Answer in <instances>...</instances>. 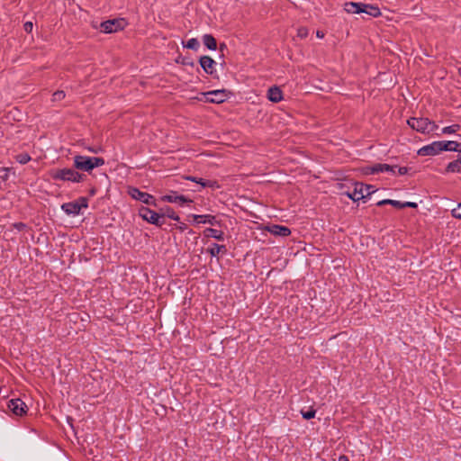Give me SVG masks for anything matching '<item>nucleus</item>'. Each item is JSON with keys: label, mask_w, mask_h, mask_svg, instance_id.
<instances>
[{"label": "nucleus", "mask_w": 461, "mask_h": 461, "mask_svg": "<svg viewBox=\"0 0 461 461\" xmlns=\"http://www.w3.org/2000/svg\"><path fill=\"white\" fill-rule=\"evenodd\" d=\"M407 123L411 129L425 134L433 132L438 129V125L434 122L424 117H411L407 121Z\"/></svg>", "instance_id": "3"}, {"label": "nucleus", "mask_w": 461, "mask_h": 461, "mask_svg": "<svg viewBox=\"0 0 461 461\" xmlns=\"http://www.w3.org/2000/svg\"><path fill=\"white\" fill-rule=\"evenodd\" d=\"M403 203L400 202V201H396V200H393V203H391V205L396 207V208H399V209H402L403 208V205H402Z\"/></svg>", "instance_id": "35"}, {"label": "nucleus", "mask_w": 461, "mask_h": 461, "mask_svg": "<svg viewBox=\"0 0 461 461\" xmlns=\"http://www.w3.org/2000/svg\"><path fill=\"white\" fill-rule=\"evenodd\" d=\"M15 159L18 163L24 165L31 160V157L27 153H21L15 157Z\"/></svg>", "instance_id": "29"}, {"label": "nucleus", "mask_w": 461, "mask_h": 461, "mask_svg": "<svg viewBox=\"0 0 461 461\" xmlns=\"http://www.w3.org/2000/svg\"><path fill=\"white\" fill-rule=\"evenodd\" d=\"M301 414L303 416V419L305 420H311L312 418L315 417V414H316V411L313 409V408H311L310 410L308 411H303L302 410L301 411Z\"/></svg>", "instance_id": "30"}, {"label": "nucleus", "mask_w": 461, "mask_h": 461, "mask_svg": "<svg viewBox=\"0 0 461 461\" xmlns=\"http://www.w3.org/2000/svg\"><path fill=\"white\" fill-rule=\"evenodd\" d=\"M21 226H23V223L16 224V227L21 228Z\"/></svg>", "instance_id": "46"}, {"label": "nucleus", "mask_w": 461, "mask_h": 461, "mask_svg": "<svg viewBox=\"0 0 461 461\" xmlns=\"http://www.w3.org/2000/svg\"><path fill=\"white\" fill-rule=\"evenodd\" d=\"M442 151L441 141H434L418 150L420 156H435Z\"/></svg>", "instance_id": "12"}, {"label": "nucleus", "mask_w": 461, "mask_h": 461, "mask_svg": "<svg viewBox=\"0 0 461 461\" xmlns=\"http://www.w3.org/2000/svg\"><path fill=\"white\" fill-rule=\"evenodd\" d=\"M267 98L273 103H278L283 99V93L278 86H271L267 91Z\"/></svg>", "instance_id": "17"}, {"label": "nucleus", "mask_w": 461, "mask_h": 461, "mask_svg": "<svg viewBox=\"0 0 461 461\" xmlns=\"http://www.w3.org/2000/svg\"><path fill=\"white\" fill-rule=\"evenodd\" d=\"M391 203H393V200H391V199H384V200H382V201L378 202L377 205L381 206V205H384V204H391Z\"/></svg>", "instance_id": "38"}, {"label": "nucleus", "mask_w": 461, "mask_h": 461, "mask_svg": "<svg viewBox=\"0 0 461 461\" xmlns=\"http://www.w3.org/2000/svg\"><path fill=\"white\" fill-rule=\"evenodd\" d=\"M363 3L348 2L344 5V10L348 14H361Z\"/></svg>", "instance_id": "22"}, {"label": "nucleus", "mask_w": 461, "mask_h": 461, "mask_svg": "<svg viewBox=\"0 0 461 461\" xmlns=\"http://www.w3.org/2000/svg\"><path fill=\"white\" fill-rule=\"evenodd\" d=\"M338 461H349V460H348V457L347 456L341 455V456H339Z\"/></svg>", "instance_id": "40"}, {"label": "nucleus", "mask_w": 461, "mask_h": 461, "mask_svg": "<svg viewBox=\"0 0 461 461\" xmlns=\"http://www.w3.org/2000/svg\"><path fill=\"white\" fill-rule=\"evenodd\" d=\"M161 199L164 202L178 203L180 205H184L185 203L189 204L193 203L192 199L185 195L178 194L177 192L176 191H170L167 194L162 196Z\"/></svg>", "instance_id": "10"}, {"label": "nucleus", "mask_w": 461, "mask_h": 461, "mask_svg": "<svg viewBox=\"0 0 461 461\" xmlns=\"http://www.w3.org/2000/svg\"><path fill=\"white\" fill-rule=\"evenodd\" d=\"M179 224L177 225V229L180 230V231H185L186 229H187V225L182 221H177Z\"/></svg>", "instance_id": "36"}, {"label": "nucleus", "mask_w": 461, "mask_h": 461, "mask_svg": "<svg viewBox=\"0 0 461 461\" xmlns=\"http://www.w3.org/2000/svg\"><path fill=\"white\" fill-rule=\"evenodd\" d=\"M163 215V218L166 216L169 219H172L176 221H180V217L177 215V213L171 208V207H166L164 209V212L161 214Z\"/></svg>", "instance_id": "26"}, {"label": "nucleus", "mask_w": 461, "mask_h": 461, "mask_svg": "<svg viewBox=\"0 0 461 461\" xmlns=\"http://www.w3.org/2000/svg\"><path fill=\"white\" fill-rule=\"evenodd\" d=\"M309 30L306 27H300L297 29V36L301 39H304L308 36Z\"/></svg>", "instance_id": "32"}, {"label": "nucleus", "mask_w": 461, "mask_h": 461, "mask_svg": "<svg viewBox=\"0 0 461 461\" xmlns=\"http://www.w3.org/2000/svg\"><path fill=\"white\" fill-rule=\"evenodd\" d=\"M21 226H23V223L16 224V227L21 228Z\"/></svg>", "instance_id": "45"}, {"label": "nucleus", "mask_w": 461, "mask_h": 461, "mask_svg": "<svg viewBox=\"0 0 461 461\" xmlns=\"http://www.w3.org/2000/svg\"><path fill=\"white\" fill-rule=\"evenodd\" d=\"M24 30L26 32H32V23L31 22H27L24 23Z\"/></svg>", "instance_id": "39"}, {"label": "nucleus", "mask_w": 461, "mask_h": 461, "mask_svg": "<svg viewBox=\"0 0 461 461\" xmlns=\"http://www.w3.org/2000/svg\"><path fill=\"white\" fill-rule=\"evenodd\" d=\"M203 42L204 46L211 50H215L217 49L216 40L212 34H204L203 36Z\"/></svg>", "instance_id": "24"}, {"label": "nucleus", "mask_w": 461, "mask_h": 461, "mask_svg": "<svg viewBox=\"0 0 461 461\" xmlns=\"http://www.w3.org/2000/svg\"><path fill=\"white\" fill-rule=\"evenodd\" d=\"M199 63L206 74L213 75L215 70L216 62L209 56H202Z\"/></svg>", "instance_id": "14"}, {"label": "nucleus", "mask_w": 461, "mask_h": 461, "mask_svg": "<svg viewBox=\"0 0 461 461\" xmlns=\"http://www.w3.org/2000/svg\"><path fill=\"white\" fill-rule=\"evenodd\" d=\"M461 126L459 124H452L442 129L443 134H453L459 131Z\"/></svg>", "instance_id": "28"}, {"label": "nucleus", "mask_w": 461, "mask_h": 461, "mask_svg": "<svg viewBox=\"0 0 461 461\" xmlns=\"http://www.w3.org/2000/svg\"><path fill=\"white\" fill-rule=\"evenodd\" d=\"M267 229L270 233H272L275 236L286 237L291 234L290 229L282 225L274 224L268 226Z\"/></svg>", "instance_id": "16"}, {"label": "nucleus", "mask_w": 461, "mask_h": 461, "mask_svg": "<svg viewBox=\"0 0 461 461\" xmlns=\"http://www.w3.org/2000/svg\"><path fill=\"white\" fill-rule=\"evenodd\" d=\"M49 176L54 181H63L71 183H81L85 179L83 174L78 173L74 168H53L49 171Z\"/></svg>", "instance_id": "1"}, {"label": "nucleus", "mask_w": 461, "mask_h": 461, "mask_svg": "<svg viewBox=\"0 0 461 461\" xmlns=\"http://www.w3.org/2000/svg\"><path fill=\"white\" fill-rule=\"evenodd\" d=\"M74 167L76 169L90 172L95 167L104 165V159L100 157H87L77 155L73 158Z\"/></svg>", "instance_id": "2"}, {"label": "nucleus", "mask_w": 461, "mask_h": 461, "mask_svg": "<svg viewBox=\"0 0 461 461\" xmlns=\"http://www.w3.org/2000/svg\"><path fill=\"white\" fill-rule=\"evenodd\" d=\"M226 252V246L217 243H212V246L207 249V253H209L211 257H218L220 254L224 255Z\"/></svg>", "instance_id": "19"}, {"label": "nucleus", "mask_w": 461, "mask_h": 461, "mask_svg": "<svg viewBox=\"0 0 461 461\" xmlns=\"http://www.w3.org/2000/svg\"><path fill=\"white\" fill-rule=\"evenodd\" d=\"M128 194L132 199L140 201L145 204L156 205V199L153 195L142 192L136 187H129Z\"/></svg>", "instance_id": "8"}, {"label": "nucleus", "mask_w": 461, "mask_h": 461, "mask_svg": "<svg viewBox=\"0 0 461 461\" xmlns=\"http://www.w3.org/2000/svg\"><path fill=\"white\" fill-rule=\"evenodd\" d=\"M203 234L207 238H213L220 241L224 240V232L220 230L207 228L204 230Z\"/></svg>", "instance_id": "20"}, {"label": "nucleus", "mask_w": 461, "mask_h": 461, "mask_svg": "<svg viewBox=\"0 0 461 461\" xmlns=\"http://www.w3.org/2000/svg\"><path fill=\"white\" fill-rule=\"evenodd\" d=\"M88 202L86 197H79L77 201L65 203L61 205L62 211L68 215H78L81 209L87 208Z\"/></svg>", "instance_id": "4"}, {"label": "nucleus", "mask_w": 461, "mask_h": 461, "mask_svg": "<svg viewBox=\"0 0 461 461\" xmlns=\"http://www.w3.org/2000/svg\"><path fill=\"white\" fill-rule=\"evenodd\" d=\"M139 215L144 221L156 226L161 227L164 224L163 215L148 207H140L139 210Z\"/></svg>", "instance_id": "5"}, {"label": "nucleus", "mask_w": 461, "mask_h": 461, "mask_svg": "<svg viewBox=\"0 0 461 461\" xmlns=\"http://www.w3.org/2000/svg\"><path fill=\"white\" fill-rule=\"evenodd\" d=\"M191 217L193 218L194 221L197 224L208 223L210 225H217L220 223L219 221H217L216 217L211 214H192Z\"/></svg>", "instance_id": "15"}, {"label": "nucleus", "mask_w": 461, "mask_h": 461, "mask_svg": "<svg viewBox=\"0 0 461 461\" xmlns=\"http://www.w3.org/2000/svg\"><path fill=\"white\" fill-rule=\"evenodd\" d=\"M126 24V21L122 18L107 20L101 23L100 29L104 33H112L123 30Z\"/></svg>", "instance_id": "7"}, {"label": "nucleus", "mask_w": 461, "mask_h": 461, "mask_svg": "<svg viewBox=\"0 0 461 461\" xmlns=\"http://www.w3.org/2000/svg\"><path fill=\"white\" fill-rule=\"evenodd\" d=\"M199 45V41L195 38L189 39L185 43H184V47L193 50H197Z\"/></svg>", "instance_id": "27"}, {"label": "nucleus", "mask_w": 461, "mask_h": 461, "mask_svg": "<svg viewBox=\"0 0 461 461\" xmlns=\"http://www.w3.org/2000/svg\"><path fill=\"white\" fill-rule=\"evenodd\" d=\"M374 193L373 186L357 183L353 192L347 193V195L354 202L362 200Z\"/></svg>", "instance_id": "6"}, {"label": "nucleus", "mask_w": 461, "mask_h": 461, "mask_svg": "<svg viewBox=\"0 0 461 461\" xmlns=\"http://www.w3.org/2000/svg\"><path fill=\"white\" fill-rule=\"evenodd\" d=\"M89 150H90L91 152H94V153H96V152H97V151H96L95 149H89Z\"/></svg>", "instance_id": "43"}, {"label": "nucleus", "mask_w": 461, "mask_h": 461, "mask_svg": "<svg viewBox=\"0 0 461 461\" xmlns=\"http://www.w3.org/2000/svg\"><path fill=\"white\" fill-rule=\"evenodd\" d=\"M441 141V147L442 151L447 150V151H457L460 153L461 149H459L460 143L454 141V140H440Z\"/></svg>", "instance_id": "21"}, {"label": "nucleus", "mask_w": 461, "mask_h": 461, "mask_svg": "<svg viewBox=\"0 0 461 461\" xmlns=\"http://www.w3.org/2000/svg\"><path fill=\"white\" fill-rule=\"evenodd\" d=\"M225 48H226V45H225L224 43H222V44H221V45H220V48H219V49H220V50H221V51H223V50H224Z\"/></svg>", "instance_id": "42"}, {"label": "nucleus", "mask_w": 461, "mask_h": 461, "mask_svg": "<svg viewBox=\"0 0 461 461\" xmlns=\"http://www.w3.org/2000/svg\"><path fill=\"white\" fill-rule=\"evenodd\" d=\"M447 171L451 173L461 172V150L460 153H458L457 158L448 163L447 167Z\"/></svg>", "instance_id": "23"}, {"label": "nucleus", "mask_w": 461, "mask_h": 461, "mask_svg": "<svg viewBox=\"0 0 461 461\" xmlns=\"http://www.w3.org/2000/svg\"><path fill=\"white\" fill-rule=\"evenodd\" d=\"M396 169L398 174L401 176L405 175L408 172V168L406 167H397Z\"/></svg>", "instance_id": "34"}, {"label": "nucleus", "mask_w": 461, "mask_h": 461, "mask_svg": "<svg viewBox=\"0 0 461 461\" xmlns=\"http://www.w3.org/2000/svg\"><path fill=\"white\" fill-rule=\"evenodd\" d=\"M65 96H66V94H65L64 91L58 90L55 93H53V95H52V101L53 102L61 101V100H63L65 98Z\"/></svg>", "instance_id": "31"}, {"label": "nucleus", "mask_w": 461, "mask_h": 461, "mask_svg": "<svg viewBox=\"0 0 461 461\" xmlns=\"http://www.w3.org/2000/svg\"><path fill=\"white\" fill-rule=\"evenodd\" d=\"M7 406L8 409L17 416H22L26 413L27 411V405L19 398L10 400Z\"/></svg>", "instance_id": "13"}, {"label": "nucleus", "mask_w": 461, "mask_h": 461, "mask_svg": "<svg viewBox=\"0 0 461 461\" xmlns=\"http://www.w3.org/2000/svg\"><path fill=\"white\" fill-rule=\"evenodd\" d=\"M21 226H23V223L16 224V227L21 228Z\"/></svg>", "instance_id": "44"}, {"label": "nucleus", "mask_w": 461, "mask_h": 461, "mask_svg": "<svg viewBox=\"0 0 461 461\" xmlns=\"http://www.w3.org/2000/svg\"><path fill=\"white\" fill-rule=\"evenodd\" d=\"M402 205H403V208H405V207L416 208L417 207V203H413V202H405L402 203Z\"/></svg>", "instance_id": "37"}, {"label": "nucleus", "mask_w": 461, "mask_h": 461, "mask_svg": "<svg viewBox=\"0 0 461 461\" xmlns=\"http://www.w3.org/2000/svg\"><path fill=\"white\" fill-rule=\"evenodd\" d=\"M396 167H397L396 166H391V165H388V164L377 163V164H375V165H373L371 167H366L365 168V172L366 174H377V173H383V172L395 174Z\"/></svg>", "instance_id": "11"}, {"label": "nucleus", "mask_w": 461, "mask_h": 461, "mask_svg": "<svg viewBox=\"0 0 461 461\" xmlns=\"http://www.w3.org/2000/svg\"><path fill=\"white\" fill-rule=\"evenodd\" d=\"M185 179L190 180L192 182H195L197 184H200L202 186L206 187H214L217 186V183L215 181H205L203 178H197L195 176H186Z\"/></svg>", "instance_id": "25"}, {"label": "nucleus", "mask_w": 461, "mask_h": 461, "mask_svg": "<svg viewBox=\"0 0 461 461\" xmlns=\"http://www.w3.org/2000/svg\"><path fill=\"white\" fill-rule=\"evenodd\" d=\"M316 36L320 39H322L324 37V32H321V31H317L316 32Z\"/></svg>", "instance_id": "41"}, {"label": "nucleus", "mask_w": 461, "mask_h": 461, "mask_svg": "<svg viewBox=\"0 0 461 461\" xmlns=\"http://www.w3.org/2000/svg\"><path fill=\"white\" fill-rule=\"evenodd\" d=\"M205 101L212 104H221L228 98L226 90H213L204 94Z\"/></svg>", "instance_id": "9"}, {"label": "nucleus", "mask_w": 461, "mask_h": 461, "mask_svg": "<svg viewBox=\"0 0 461 461\" xmlns=\"http://www.w3.org/2000/svg\"><path fill=\"white\" fill-rule=\"evenodd\" d=\"M361 14H366L372 17H378L381 15V11L378 6L374 5L363 4L361 7Z\"/></svg>", "instance_id": "18"}, {"label": "nucleus", "mask_w": 461, "mask_h": 461, "mask_svg": "<svg viewBox=\"0 0 461 461\" xmlns=\"http://www.w3.org/2000/svg\"><path fill=\"white\" fill-rule=\"evenodd\" d=\"M451 214L454 218L461 220V203H458L456 208L451 210Z\"/></svg>", "instance_id": "33"}]
</instances>
